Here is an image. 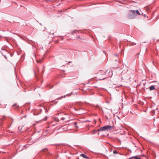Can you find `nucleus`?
Returning <instances> with one entry per match:
<instances>
[{
  "instance_id": "f257e3e1",
  "label": "nucleus",
  "mask_w": 159,
  "mask_h": 159,
  "mask_svg": "<svg viewBox=\"0 0 159 159\" xmlns=\"http://www.w3.org/2000/svg\"><path fill=\"white\" fill-rule=\"evenodd\" d=\"M112 71L110 69L106 70H100L97 74V78L99 80H104L112 75Z\"/></svg>"
},
{
  "instance_id": "f03ea898",
  "label": "nucleus",
  "mask_w": 159,
  "mask_h": 159,
  "mask_svg": "<svg viewBox=\"0 0 159 159\" xmlns=\"http://www.w3.org/2000/svg\"><path fill=\"white\" fill-rule=\"evenodd\" d=\"M135 11V10L130 11L128 13L127 18L129 19H133L136 16Z\"/></svg>"
},
{
  "instance_id": "7ed1b4c3",
  "label": "nucleus",
  "mask_w": 159,
  "mask_h": 159,
  "mask_svg": "<svg viewBox=\"0 0 159 159\" xmlns=\"http://www.w3.org/2000/svg\"><path fill=\"white\" fill-rule=\"evenodd\" d=\"M112 128V126L107 125L100 128L98 129V132L104 131L107 130H111Z\"/></svg>"
},
{
  "instance_id": "20e7f679",
  "label": "nucleus",
  "mask_w": 159,
  "mask_h": 159,
  "mask_svg": "<svg viewBox=\"0 0 159 159\" xmlns=\"http://www.w3.org/2000/svg\"><path fill=\"white\" fill-rule=\"evenodd\" d=\"M69 118V116L67 114H63V116L60 118V119L65 122H67Z\"/></svg>"
},
{
  "instance_id": "39448f33",
  "label": "nucleus",
  "mask_w": 159,
  "mask_h": 159,
  "mask_svg": "<svg viewBox=\"0 0 159 159\" xmlns=\"http://www.w3.org/2000/svg\"><path fill=\"white\" fill-rule=\"evenodd\" d=\"M60 128L64 131L66 130L67 129V125H64L61 126Z\"/></svg>"
},
{
  "instance_id": "423d86ee",
  "label": "nucleus",
  "mask_w": 159,
  "mask_h": 159,
  "mask_svg": "<svg viewBox=\"0 0 159 159\" xmlns=\"http://www.w3.org/2000/svg\"><path fill=\"white\" fill-rule=\"evenodd\" d=\"M113 58H116V59H115V61H118V57L117 55H114V56L113 57Z\"/></svg>"
},
{
  "instance_id": "0eeeda50",
  "label": "nucleus",
  "mask_w": 159,
  "mask_h": 159,
  "mask_svg": "<svg viewBox=\"0 0 159 159\" xmlns=\"http://www.w3.org/2000/svg\"><path fill=\"white\" fill-rule=\"evenodd\" d=\"M80 156H82L84 158H87V159L89 158L88 157L86 156V155H85V154H80Z\"/></svg>"
},
{
  "instance_id": "6e6552de",
  "label": "nucleus",
  "mask_w": 159,
  "mask_h": 159,
  "mask_svg": "<svg viewBox=\"0 0 159 159\" xmlns=\"http://www.w3.org/2000/svg\"><path fill=\"white\" fill-rule=\"evenodd\" d=\"M154 89H155L154 85H152L149 87V89L150 90H153Z\"/></svg>"
},
{
  "instance_id": "1a4fd4ad",
  "label": "nucleus",
  "mask_w": 159,
  "mask_h": 159,
  "mask_svg": "<svg viewBox=\"0 0 159 159\" xmlns=\"http://www.w3.org/2000/svg\"><path fill=\"white\" fill-rule=\"evenodd\" d=\"M52 120H53L55 121L56 122H58L59 121V120L56 117L53 118Z\"/></svg>"
},
{
  "instance_id": "9d476101",
  "label": "nucleus",
  "mask_w": 159,
  "mask_h": 159,
  "mask_svg": "<svg viewBox=\"0 0 159 159\" xmlns=\"http://www.w3.org/2000/svg\"><path fill=\"white\" fill-rule=\"evenodd\" d=\"M134 158L135 159H141L138 156H135L134 157H131L129 158L128 159H131V158Z\"/></svg>"
},
{
  "instance_id": "9b49d317",
  "label": "nucleus",
  "mask_w": 159,
  "mask_h": 159,
  "mask_svg": "<svg viewBox=\"0 0 159 159\" xmlns=\"http://www.w3.org/2000/svg\"><path fill=\"white\" fill-rule=\"evenodd\" d=\"M135 11V14H136V15H139L140 14L139 11L138 10Z\"/></svg>"
},
{
  "instance_id": "f8f14e48",
  "label": "nucleus",
  "mask_w": 159,
  "mask_h": 159,
  "mask_svg": "<svg viewBox=\"0 0 159 159\" xmlns=\"http://www.w3.org/2000/svg\"><path fill=\"white\" fill-rule=\"evenodd\" d=\"M5 120V118H4V117H3V118H2L1 119H0V120H1V122H2L4 120Z\"/></svg>"
},
{
  "instance_id": "ddd939ff",
  "label": "nucleus",
  "mask_w": 159,
  "mask_h": 159,
  "mask_svg": "<svg viewBox=\"0 0 159 159\" xmlns=\"http://www.w3.org/2000/svg\"><path fill=\"white\" fill-rule=\"evenodd\" d=\"M37 62L38 63H41L42 62V60H39L38 61H37Z\"/></svg>"
},
{
  "instance_id": "4468645a",
  "label": "nucleus",
  "mask_w": 159,
  "mask_h": 159,
  "mask_svg": "<svg viewBox=\"0 0 159 159\" xmlns=\"http://www.w3.org/2000/svg\"><path fill=\"white\" fill-rule=\"evenodd\" d=\"M113 153L114 154H117V152L116 150H114L113 151Z\"/></svg>"
},
{
  "instance_id": "2eb2a0df",
  "label": "nucleus",
  "mask_w": 159,
  "mask_h": 159,
  "mask_svg": "<svg viewBox=\"0 0 159 159\" xmlns=\"http://www.w3.org/2000/svg\"><path fill=\"white\" fill-rule=\"evenodd\" d=\"M131 43L132 45H134L136 44V43L134 42H132Z\"/></svg>"
},
{
  "instance_id": "dca6fc26",
  "label": "nucleus",
  "mask_w": 159,
  "mask_h": 159,
  "mask_svg": "<svg viewBox=\"0 0 159 159\" xmlns=\"http://www.w3.org/2000/svg\"><path fill=\"white\" fill-rule=\"evenodd\" d=\"M63 98V97H59L57 99H60L61 98Z\"/></svg>"
},
{
  "instance_id": "f3484780",
  "label": "nucleus",
  "mask_w": 159,
  "mask_h": 159,
  "mask_svg": "<svg viewBox=\"0 0 159 159\" xmlns=\"http://www.w3.org/2000/svg\"><path fill=\"white\" fill-rule=\"evenodd\" d=\"M16 105V103H15V104H14V105H13V107H14V106H15Z\"/></svg>"
},
{
  "instance_id": "a211bd4d",
  "label": "nucleus",
  "mask_w": 159,
  "mask_h": 159,
  "mask_svg": "<svg viewBox=\"0 0 159 159\" xmlns=\"http://www.w3.org/2000/svg\"><path fill=\"white\" fill-rule=\"evenodd\" d=\"M59 114L61 115H63V114L62 113H60Z\"/></svg>"
},
{
  "instance_id": "6ab92c4d",
  "label": "nucleus",
  "mask_w": 159,
  "mask_h": 159,
  "mask_svg": "<svg viewBox=\"0 0 159 159\" xmlns=\"http://www.w3.org/2000/svg\"><path fill=\"white\" fill-rule=\"evenodd\" d=\"M47 118H45L44 119V120H47Z\"/></svg>"
},
{
  "instance_id": "aec40b11",
  "label": "nucleus",
  "mask_w": 159,
  "mask_h": 159,
  "mask_svg": "<svg viewBox=\"0 0 159 159\" xmlns=\"http://www.w3.org/2000/svg\"><path fill=\"white\" fill-rule=\"evenodd\" d=\"M55 125H52V126H54Z\"/></svg>"
},
{
  "instance_id": "412c9836",
  "label": "nucleus",
  "mask_w": 159,
  "mask_h": 159,
  "mask_svg": "<svg viewBox=\"0 0 159 159\" xmlns=\"http://www.w3.org/2000/svg\"><path fill=\"white\" fill-rule=\"evenodd\" d=\"M5 58H6V59H7V57H6V56H5Z\"/></svg>"
},
{
  "instance_id": "4be33fe9",
  "label": "nucleus",
  "mask_w": 159,
  "mask_h": 159,
  "mask_svg": "<svg viewBox=\"0 0 159 159\" xmlns=\"http://www.w3.org/2000/svg\"><path fill=\"white\" fill-rule=\"evenodd\" d=\"M57 146H58V145H56V147H57Z\"/></svg>"
}]
</instances>
